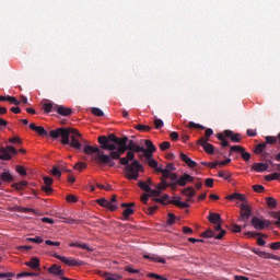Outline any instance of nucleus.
I'll return each mask as SVG.
<instances>
[{
  "label": "nucleus",
  "mask_w": 280,
  "mask_h": 280,
  "mask_svg": "<svg viewBox=\"0 0 280 280\" xmlns=\"http://www.w3.org/2000/svg\"><path fill=\"white\" fill-rule=\"evenodd\" d=\"M199 145H201V148H203L205 152H207V154H213L215 152V147H213V144L209 143V139L201 137L198 140Z\"/></svg>",
  "instance_id": "6e6552de"
},
{
  "label": "nucleus",
  "mask_w": 280,
  "mask_h": 280,
  "mask_svg": "<svg viewBox=\"0 0 280 280\" xmlns=\"http://www.w3.org/2000/svg\"><path fill=\"white\" fill-rule=\"evenodd\" d=\"M25 266H28V268L33 270H38V268H40V259L33 257L31 261L25 262Z\"/></svg>",
  "instance_id": "a211bd4d"
},
{
  "label": "nucleus",
  "mask_w": 280,
  "mask_h": 280,
  "mask_svg": "<svg viewBox=\"0 0 280 280\" xmlns=\"http://www.w3.org/2000/svg\"><path fill=\"white\" fill-rule=\"evenodd\" d=\"M215 232L213 230H207L201 234V237H214L215 238Z\"/></svg>",
  "instance_id": "49530a36"
},
{
  "label": "nucleus",
  "mask_w": 280,
  "mask_h": 280,
  "mask_svg": "<svg viewBox=\"0 0 280 280\" xmlns=\"http://www.w3.org/2000/svg\"><path fill=\"white\" fill-rule=\"evenodd\" d=\"M38 275L36 272H21L18 275V277H37Z\"/></svg>",
  "instance_id": "bf43d9fd"
},
{
  "label": "nucleus",
  "mask_w": 280,
  "mask_h": 280,
  "mask_svg": "<svg viewBox=\"0 0 280 280\" xmlns=\"http://www.w3.org/2000/svg\"><path fill=\"white\" fill-rule=\"evenodd\" d=\"M7 102H9V104H13V106H21V102L14 96L8 95Z\"/></svg>",
  "instance_id": "c9c22d12"
},
{
  "label": "nucleus",
  "mask_w": 280,
  "mask_h": 280,
  "mask_svg": "<svg viewBox=\"0 0 280 280\" xmlns=\"http://www.w3.org/2000/svg\"><path fill=\"white\" fill-rule=\"evenodd\" d=\"M167 187H170V184H167V180L161 179V183L156 186V189L159 191H165V189H167Z\"/></svg>",
  "instance_id": "f704fd0d"
},
{
  "label": "nucleus",
  "mask_w": 280,
  "mask_h": 280,
  "mask_svg": "<svg viewBox=\"0 0 280 280\" xmlns=\"http://www.w3.org/2000/svg\"><path fill=\"white\" fill-rule=\"evenodd\" d=\"M91 113L95 115V117H104V112L97 107H93Z\"/></svg>",
  "instance_id": "a19ab883"
},
{
  "label": "nucleus",
  "mask_w": 280,
  "mask_h": 280,
  "mask_svg": "<svg viewBox=\"0 0 280 280\" xmlns=\"http://www.w3.org/2000/svg\"><path fill=\"white\" fill-rule=\"evenodd\" d=\"M26 240L27 242H33L34 244H43V237L40 236L28 237Z\"/></svg>",
  "instance_id": "de8ad7c7"
},
{
  "label": "nucleus",
  "mask_w": 280,
  "mask_h": 280,
  "mask_svg": "<svg viewBox=\"0 0 280 280\" xmlns=\"http://www.w3.org/2000/svg\"><path fill=\"white\" fill-rule=\"evenodd\" d=\"M56 113H58V115H61V117H71V115H73V109L65 107L62 105H57Z\"/></svg>",
  "instance_id": "ddd939ff"
},
{
  "label": "nucleus",
  "mask_w": 280,
  "mask_h": 280,
  "mask_svg": "<svg viewBox=\"0 0 280 280\" xmlns=\"http://www.w3.org/2000/svg\"><path fill=\"white\" fill-rule=\"evenodd\" d=\"M44 183L46 186L54 185V179L51 177H44Z\"/></svg>",
  "instance_id": "69168bd1"
},
{
  "label": "nucleus",
  "mask_w": 280,
  "mask_h": 280,
  "mask_svg": "<svg viewBox=\"0 0 280 280\" xmlns=\"http://www.w3.org/2000/svg\"><path fill=\"white\" fill-rule=\"evenodd\" d=\"M143 258L151 259V261H158V264H165V259L156 257V256L144 255Z\"/></svg>",
  "instance_id": "72a5a7b5"
},
{
  "label": "nucleus",
  "mask_w": 280,
  "mask_h": 280,
  "mask_svg": "<svg viewBox=\"0 0 280 280\" xmlns=\"http://www.w3.org/2000/svg\"><path fill=\"white\" fill-rule=\"evenodd\" d=\"M213 185H214L213 178H207V179H206V187L212 188Z\"/></svg>",
  "instance_id": "338daca9"
},
{
  "label": "nucleus",
  "mask_w": 280,
  "mask_h": 280,
  "mask_svg": "<svg viewBox=\"0 0 280 280\" xmlns=\"http://www.w3.org/2000/svg\"><path fill=\"white\" fill-rule=\"evenodd\" d=\"M271 222L268 220H261L258 217L252 218V226L256 229V231H264V229H268Z\"/></svg>",
  "instance_id": "0eeeda50"
},
{
  "label": "nucleus",
  "mask_w": 280,
  "mask_h": 280,
  "mask_svg": "<svg viewBox=\"0 0 280 280\" xmlns=\"http://www.w3.org/2000/svg\"><path fill=\"white\" fill-rule=\"evenodd\" d=\"M136 130H140L142 132H150L151 128L148 125H137Z\"/></svg>",
  "instance_id": "c03bdc74"
},
{
  "label": "nucleus",
  "mask_w": 280,
  "mask_h": 280,
  "mask_svg": "<svg viewBox=\"0 0 280 280\" xmlns=\"http://www.w3.org/2000/svg\"><path fill=\"white\" fill-rule=\"evenodd\" d=\"M270 248H272V250H279L280 242L271 243Z\"/></svg>",
  "instance_id": "774afa93"
},
{
  "label": "nucleus",
  "mask_w": 280,
  "mask_h": 280,
  "mask_svg": "<svg viewBox=\"0 0 280 280\" xmlns=\"http://www.w3.org/2000/svg\"><path fill=\"white\" fill-rule=\"evenodd\" d=\"M171 144L168 141H164L160 144V150H162V152H165V150H170Z\"/></svg>",
  "instance_id": "4d7b16f0"
},
{
  "label": "nucleus",
  "mask_w": 280,
  "mask_h": 280,
  "mask_svg": "<svg viewBox=\"0 0 280 280\" xmlns=\"http://www.w3.org/2000/svg\"><path fill=\"white\" fill-rule=\"evenodd\" d=\"M140 152H142L143 154H140L139 159H143L144 156L147 162L152 161V154H154V151H145V148L142 147V151Z\"/></svg>",
  "instance_id": "393cba45"
},
{
  "label": "nucleus",
  "mask_w": 280,
  "mask_h": 280,
  "mask_svg": "<svg viewBox=\"0 0 280 280\" xmlns=\"http://www.w3.org/2000/svg\"><path fill=\"white\" fill-rule=\"evenodd\" d=\"M57 259L61 260L62 264H66L67 266H84V261L75 259V258H68L65 256H56Z\"/></svg>",
  "instance_id": "9d476101"
},
{
  "label": "nucleus",
  "mask_w": 280,
  "mask_h": 280,
  "mask_svg": "<svg viewBox=\"0 0 280 280\" xmlns=\"http://www.w3.org/2000/svg\"><path fill=\"white\" fill-rule=\"evenodd\" d=\"M250 218V207L246 203L241 205V220L242 222H245V220H248Z\"/></svg>",
  "instance_id": "f8f14e48"
},
{
  "label": "nucleus",
  "mask_w": 280,
  "mask_h": 280,
  "mask_svg": "<svg viewBox=\"0 0 280 280\" xmlns=\"http://www.w3.org/2000/svg\"><path fill=\"white\" fill-rule=\"evenodd\" d=\"M147 163H148V165H150L153 170H154V167H159V162H156V160H154V159L149 160Z\"/></svg>",
  "instance_id": "e2e57ef3"
},
{
  "label": "nucleus",
  "mask_w": 280,
  "mask_h": 280,
  "mask_svg": "<svg viewBox=\"0 0 280 280\" xmlns=\"http://www.w3.org/2000/svg\"><path fill=\"white\" fill-rule=\"evenodd\" d=\"M74 170H78L79 172H82V170H86V163L78 162L77 164H74Z\"/></svg>",
  "instance_id": "09e8293b"
},
{
  "label": "nucleus",
  "mask_w": 280,
  "mask_h": 280,
  "mask_svg": "<svg viewBox=\"0 0 280 280\" xmlns=\"http://www.w3.org/2000/svg\"><path fill=\"white\" fill-rule=\"evenodd\" d=\"M153 119H154L153 124H154L156 130H161V128L163 127V121L160 118H158L156 116H154Z\"/></svg>",
  "instance_id": "79ce46f5"
},
{
  "label": "nucleus",
  "mask_w": 280,
  "mask_h": 280,
  "mask_svg": "<svg viewBox=\"0 0 280 280\" xmlns=\"http://www.w3.org/2000/svg\"><path fill=\"white\" fill-rule=\"evenodd\" d=\"M226 136H224V133H218L217 135V139H219V141H221V145L222 148H229V141L225 138Z\"/></svg>",
  "instance_id": "c756f323"
},
{
  "label": "nucleus",
  "mask_w": 280,
  "mask_h": 280,
  "mask_svg": "<svg viewBox=\"0 0 280 280\" xmlns=\"http://www.w3.org/2000/svg\"><path fill=\"white\" fill-rule=\"evenodd\" d=\"M16 172L20 174V176H27V171H25V167L21 165L16 166Z\"/></svg>",
  "instance_id": "6e6d98bb"
},
{
  "label": "nucleus",
  "mask_w": 280,
  "mask_h": 280,
  "mask_svg": "<svg viewBox=\"0 0 280 280\" xmlns=\"http://www.w3.org/2000/svg\"><path fill=\"white\" fill-rule=\"evenodd\" d=\"M51 174L56 178H60V176H62V172L60 171V168H58V166L52 167Z\"/></svg>",
  "instance_id": "a18cd8bd"
},
{
  "label": "nucleus",
  "mask_w": 280,
  "mask_h": 280,
  "mask_svg": "<svg viewBox=\"0 0 280 280\" xmlns=\"http://www.w3.org/2000/svg\"><path fill=\"white\" fill-rule=\"evenodd\" d=\"M115 159H113V156H110L108 154H102L98 153V155L96 156V164L98 165H108V167H115Z\"/></svg>",
  "instance_id": "39448f33"
},
{
  "label": "nucleus",
  "mask_w": 280,
  "mask_h": 280,
  "mask_svg": "<svg viewBox=\"0 0 280 280\" xmlns=\"http://www.w3.org/2000/svg\"><path fill=\"white\" fill-rule=\"evenodd\" d=\"M280 174L279 173H272L269 175L265 176V180L270 182V180H279Z\"/></svg>",
  "instance_id": "e433bc0d"
},
{
  "label": "nucleus",
  "mask_w": 280,
  "mask_h": 280,
  "mask_svg": "<svg viewBox=\"0 0 280 280\" xmlns=\"http://www.w3.org/2000/svg\"><path fill=\"white\" fill-rule=\"evenodd\" d=\"M265 140V143H269L270 145H275V143H277V138L273 136H267Z\"/></svg>",
  "instance_id": "8fccbe9b"
},
{
  "label": "nucleus",
  "mask_w": 280,
  "mask_h": 280,
  "mask_svg": "<svg viewBox=\"0 0 280 280\" xmlns=\"http://www.w3.org/2000/svg\"><path fill=\"white\" fill-rule=\"evenodd\" d=\"M66 200L67 202H78V197L74 195H67Z\"/></svg>",
  "instance_id": "052dcab7"
},
{
  "label": "nucleus",
  "mask_w": 280,
  "mask_h": 280,
  "mask_svg": "<svg viewBox=\"0 0 280 280\" xmlns=\"http://www.w3.org/2000/svg\"><path fill=\"white\" fill-rule=\"evenodd\" d=\"M126 148L128 150L127 155L120 159V165H125V177L127 180H138L139 172H145V168L138 160H135V152L143 151V147L137 144L135 140L127 139Z\"/></svg>",
  "instance_id": "f03ea898"
},
{
  "label": "nucleus",
  "mask_w": 280,
  "mask_h": 280,
  "mask_svg": "<svg viewBox=\"0 0 280 280\" xmlns=\"http://www.w3.org/2000/svg\"><path fill=\"white\" fill-rule=\"evenodd\" d=\"M109 211H117V203H114L110 200H107V205L105 206Z\"/></svg>",
  "instance_id": "37998d69"
},
{
  "label": "nucleus",
  "mask_w": 280,
  "mask_h": 280,
  "mask_svg": "<svg viewBox=\"0 0 280 280\" xmlns=\"http://www.w3.org/2000/svg\"><path fill=\"white\" fill-rule=\"evenodd\" d=\"M253 190L256 191V194H264V191H266V188L261 185H254Z\"/></svg>",
  "instance_id": "3c124183"
},
{
  "label": "nucleus",
  "mask_w": 280,
  "mask_h": 280,
  "mask_svg": "<svg viewBox=\"0 0 280 280\" xmlns=\"http://www.w3.org/2000/svg\"><path fill=\"white\" fill-rule=\"evenodd\" d=\"M270 215H271V218H273L276 220V222H273V224H276V226H280V211L271 212Z\"/></svg>",
  "instance_id": "58836bf2"
},
{
  "label": "nucleus",
  "mask_w": 280,
  "mask_h": 280,
  "mask_svg": "<svg viewBox=\"0 0 280 280\" xmlns=\"http://www.w3.org/2000/svg\"><path fill=\"white\" fill-rule=\"evenodd\" d=\"M268 167H269L268 163H264V162L254 163L252 165V170L258 173L268 172Z\"/></svg>",
  "instance_id": "2eb2a0df"
},
{
  "label": "nucleus",
  "mask_w": 280,
  "mask_h": 280,
  "mask_svg": "<svg viewBox=\"0 0 280 280\" xmlns=\"http://www.w3.org/2000/svg\"><path fill=\"white\" fill-rule=\"evenodd\" d=\"M188 128H197L198 130H205V126L198 125V124H196L194 121H189L188 122Z\"/></svg>",
  "instance_id": "864d4df0"
},
{
  "label": "nucleus",
  "mask_w": 280,
  "mask_h": 280,
  "mask_svg": "<svg viewBox=\"0 0 280 280\" xmlns=\"http://www.w3.org/2000/svg\"><path fill=\"white\" fill-rule=\"evenodd\" d=\"M97 141L102 150H108L112 159L121 163V154H126V152H128V148L126 147V143H128V137L124 136L118 138L114 133H110L107 137L100 136Z\"/></svg>",
  "instance_id": "7ed1b4c3"
},
{
  "label": "nucleus",
  "mask_w": 280,
  "mask_h": 280,
  "mask_svg": "<svg viewBox=\"0 0 280 280\" xmlns=\"http://www.w3.org/2000/svg\"><path fill=\"white\" fill-rule=\"evenodd\" d=\"M144 145L147 147V149H144L147 152H154L156 150V147L151 140H144Z\"/></svg>",
  "instance_id": "2f4dec72"
},
{
  "label": "nucleus",
  "mask_w": 280,
  "mask_h": 280,
  "mask_svg": "<svg viewBox=\"0 0 280 280\" xmlns=\"http://www.w3.org/2000/svg\"><path fill=\"white\" fill-rule=\"evenodd\" d=\"M217 225L214 226L215 231H219V234L214 236V240H222L224 235H226V231L222 230V223H215Z\"/></svg>",
  "instance_id": "5701e85b"
},
{
  "label": "nucleus",
  "mask_w": 280,
  "mask_h": 280,
  "mask_svg": "<svg viewBox=\"0 0 280 280\" xmlns=\"http://www.w3.org/2000/svg\"><path fill=\"white\" fill-rule=\"evenodd\" d=\"M176 185H179V187H185V185H187L185 175L180 176L176 182H172L168 186L174 189V187H176Z\"/></svg>",
  "instance_id": "b1692460"
},
{
  "label": "nucleus",
  "mask_w": 280,
  "mask_h": 280,
  "mask_svg": "<svg viewBox=\"0 0 280 280\" xmlns=\"http://www.w3.org/2000/svg\"><path fill=\"white\" fill-rule=\"evenodd\" d=\"M266 205L269 209H277V199H275L273 197H267Z\"/></svg>",
  "instance_id": "cd10ccee"
},
{
  "label": "nucleus",
  "mask_w": 280,
  "mask_h": 280,
  "mask_svg": "<svg viewBox=\"0 0 280 280\" xmlns=\"http://www.w3.org/2000/svg\"><path fill=\"white\" fill-rule=\"evenodd\" d=\"M179 159H180V161H183V163H186V165H188V167L194 168L198 165V163H196V161L191 160V158H189L185 153H180Z\"/></svg>",
  "instance_id": "4468645a"
},
{
  "label": "nucleus",
  "mask_w": 280,
  "mask_h": 280,
  "mask_svg": "<svg viewBox=\"0 0 280 280\" xmlns=\"http://www.w3.org/2000/svg\"><path fill=\"white\" fill-rule=\"evenodd\" d=\"M264 150H266V143L262 142V143H258L256 147H255V154H264Z\"/></svg>",
  "instance_id": "473e14b6"
},
{
  "label": "nucleus",
  "mask_w": 280,
  "mask_h": 280,
  "mask_svg": "<svg viewBox=\"0 0 280 280\" xmlns=\"http://www.w3.org/2000/svg\"><path fill=\"white\" fill-rule=\"evenodd\" d=\"M171 205L178 207L179 209H189V203L185 201H180L179 199H173L170 201Z\"/></svg>",
  "instance_id": "412c9836"
},
{
  "label": "nucleus",
  "mask_w": 280,
  "mask_h": 280,
  "mask_svg": "<svg viewBox=\"0 0 280 280\" xmlns=\"http://www.w3.org/2000/svg\"><path fill=\"white\" fill-rule=\"evenodd\" d=\"M0 178H1L2 183H13L14 182V176H12V174H10V172L1 173Z\"/></svg>",
  "instance_id": "4be33fe9"
},
{
  "label": "nucleus",
  "mask_w": 280,
  "mask_h": 280,
  "mask_svg": "<svg viewBox=\"0 0 280 280\" xmlns=\"http://www.w3.org/2000/svg\"><path fill=\"white\" fill-rule=\"evenodd\" d=\"M224 137H230L233 143H240V141H242V135L233 133L232 130H224Z\"/></svg>",
  "instance_id": "dca6fc26"
},
{
  "label": "nucleus",
  "mask_w": 280,
  "mask_h": 280,
  "mask_svg": "<svg viewBox=\"0 0 280 280\" xmlns=\"http://www.w3.org/2000/svg\"><path fill=\"white\" fill-rule=\"evenodd\" d=\"M246 135H247V137H257V130L247 129Z\"/></svg>",
  "instance_id": "0e129e2a"
},
{
  "label": "nucleus",
  "mask_w": 280,
  "mask_h": 280,
  "mask_svg": "<svg viewBox=\"0 0 280 280\" xmlns=\"http://www.w3.org/2000/svg\"><path fill=\"white\" fill-rule=\"evenodd\" d=\"M182 194L184 196H187L188 198H194V196H196V190L194 189V187H188L186 189H183Z\"/></svg>",
  "instance_id": "bb28decb"
},
{
  "label": "nucleus",
  "mask_w": 280,
  "mask_h": 280,
  "mask_svg": "<svg viewBox=\"0 0 280 280\" xmlns=\"http://www.w3.org/2000/svg\"><path fill=\"white\" fill-rule=\"evenodd\" d=\"M176 170V166H174V163H168L166 164L164 171L168 172V173H172V172H175Z\"/></svg>",
  "instance_id": "13d9d810"
},
{
  "label": "nucleus",
  "mask_w": 280,
  "mask_h": 280,
  "mask_svg": "<svg viewBox=\"0 0 280 280\" xmlns=\"http://www.w3.org/2000/svg\"><path fill=\"white\" fill-rule=\"evenodd\" d=\"M149 196L154 197V196H161V190H159V188L152 190V188H150V191L148 192Z\"/></svg>",
  "instance_id": "680f3d73"
},
{
  "label": "nucleus",
  "mask_w": 280,
  "mask_h": 280,
  "mask_svg": "<svg viewBox=\"0 0 280 280\" xmlns=\"http://www.w3.org/2000/svg\"><path fill=\"white\" fill-rule=\"evenodd\" d=\"M16 148L13 145H9L5 148H0V159L1 161H10L12 160V154H18Z\"/></svg>",
  "instance_id": "423d86ee"
},
{
  "label": "nucleus",
  "mask_w": 280,
  "mask_h": 280,
  "mask_svg": "<svg viewBox=\"0 0 280 280\" xmlns=\"http://www.w3.org/2000/svg\"><path fill=\"white\" fill-rule=\"evenodd\" d=\"M48 272L50 275H57V277H62V275H65V271L58 265H52L50 268H48Z\"/></svg>",
  "instance_id": "f3484780"
},
{
  "label": "nucleus",
  "mask_w": 280,
  "mask_h": 280,
  "mask_svg": "<svg viewBox=\"0 0 280 280\" xmlns=\"http://www.w3.org/2000/svg\"><path fill=\"white\" fill-rule=\"evenodd\" d=\"M28 128L34 130L39 137H49L50 139L61 138L60 143L62 145H70L74 150H82V143H86V140H84L78 129L61 127L47 132L43 126H36L34 122L30 124Z\"/></svg>",
  "instance_id": "f257e3e1"
},
{
  "label": "nucleus",
  "mask_w": 280,
  "mask_h": 280,
  "mask_svg": "<svg viewBox=\"0 0 280 280\" xmlns=\"http://www.w3.org/2000/svg\"><path fill=\"white\" fill-rule=\"evenodd\" d=\"M253 253L255 255H258V257H262V259H273L275 261H280V257L270 253L261 252L259 249H253Z\"/></svg>",
  "instance_id": "9b49d317"
},
{
  "label": "nucleus",
  "mask_w": 280,
  "mask_h": 280,
  "mask_svg": "<svg viewBox=\"0 0 280 280\" xmlns=\"http://www.w3.org/2000/svg\"><path fill=\"white\" fill-rule=\"evenodd\" d=\"M148 277H150V279H156V280H167V278L158 275V273H148Z\"/></svg>",
  "instance_id": "5fc2aeb1"
},
{
  "label": "nucleus",
  "mask_w": 280,
  "mask_h": 280,
  "mask_svg": "<svg viewBox=\"0 0 280 280\" xmlns=\"http://www.w3.org/2000/svg\"><path fill=\"white\" fill-rule=\"evenodd\" d=\"M208 220H209V222H211V224L222 223V217H220L219 213H214V212H210Z\"/></svg>",
  "instance_id": "6ab92c4d"
},
{
  "label": "nucleus",
  "mask_w": 280,
  "mask_h": 280,
  "mask_svg": "<svg viewBox=\"0 0 280 280\" xmlns=\"http://www.w3.org/2000/svg\"><path fill=\"white\" fill-rule=\"evenodd\" d=\"M201 165H205V167H210V170H215V167H218V162H201Z\"/></svg>",
  "instance_id": "603ef678"
},
{
  "label": "nucleus",
  "mask_w": 280,
  "mask_h": 280,
  "mask_svg": "<svg viewBox=\"0 0 280 280\" xmlns=\"http://www.w3.org/2000/svg\"><path fill=\"white\" fill-rule=\"evenodd\" d=\"M155 202H160V205H171L170 201V195H164L161 198H154L153 199Z\"/></svg>",
  "instance_id": "7c9ffc66"
},
{
  "label": "nucleus",
  "mask_w": 280,
  "mask_h": 280,
  "mask_svg": "<svg viewBox=\"0 0 280 280\" xmlns=\"http://www.w3.org/2000/svg\"><path fill=\"white\" fill-rule=\"evenodd\" d=\"M232 152H238L242 155L243 161H250V153L246 152V149H244V147L241 145H232L230 148V154Z\"/></svg>",
  "instance_id": "1a4fd4ad"
},
{
  "label": "nucleus",
  "mask_w": 280,
  "mask_h": 280,
  "mask_svg": "<svg viewBox=\"0 0 280 280\" xmlns=\"http://www.w3.org/2000/svg\"><path fill=\"white\" fill-rule=\"evenodd\" d=\"M138 187H140V189H142V191H147V194L151 189L150 184H148L145 182H141V180L138 183Z\"/></svg>",
  "instance_id": "4c0bfd02"
},
{
  "label": "nucleus",
  "mask_w": 280,
  "mask_h": 280,
  "mask_svg": "<svg viewBox=\"0 0 280 280\" xmlns=\"http://www.w3.org/2000/svg\"><path fill=\"white\" fill-rule=\"evenodd\" d=\"M83 152L84 154H89L90 156L93 155V161L94 163H97V156H100V154H104V151L102 149H100L98 147H93V145H89L85 144L83 147Z\"/></svg>",
  "instance_id": "20e7f679"
},
{
  "label": "nucleus",
  "mask_w": 280,
  "mask_h": 280,
  "mask_svg": "<svg viewBox=\"0 0 280 280\" xmlns=\"http://www.w3.org/2000/svg\"><path fill=\"white\" fill-rule=\"evenodd\" d=\"M167 224L168 226H172L173 224L176 223V215L174 213H168L167 214Z\"/></svg>",
  "instance_id": "ea45409f"
},
{
  "label": "nucleus",
  "mask_w": 280,
  "mask_h": 280,
  "mask_svg": "<svg viewBox=\"0 0 280 280\" xmlns=\"http://www.w3.org/2000/svg\"><path fill=\"white\" fill-rule=\"evenodd\" d=\"M27 187V180H22L13 184V188L16 189L18 191H23Z\"/></svg>",
  "instance_id": "a878e982"
},
{
  "label": "nucleus",
  "mask_w": 280,
  "mask_h": 280,
  "mask_svg": "<svg viewBox=\"0 0 280 280\" xmlns=\"http://www.w3.org/2000/svg\"><path fill=\"white\" fill-rule=\"evenodd\" d=\"M122 209H125L122 211V218L124 220H128L130 218V215H132V213H135V210L132 208H128V207H122Z\"/></svg>",
  "instance_id": "c85d7f7f"
},
{
  "label": "nucleus",
  "mask_w": 280,
  "mask_h": 280,
  "mask_svg": "<svg viewBox=\"0 0 280 280\" xmlns=\"http://www.w3.org/2000/svg\"><path fill=\"white\" fill-rule=\"evenodd\" d=\"M58 105L51 103V102H46L43 104V110L44 113H54V110L57 112Z\"/></svg>",
  "instance_id": "aec40b11"
}]
</instances>
